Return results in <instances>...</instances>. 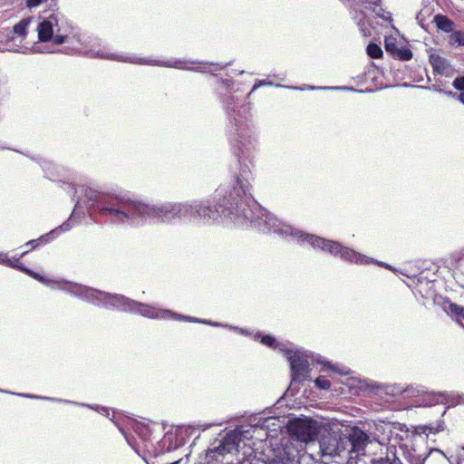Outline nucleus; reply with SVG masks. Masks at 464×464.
<instances>
[{
	"mask_svg": "<svg viewBox=\"0 0 464 464\" xmlns=\"http://www.w3.org/2000/svg\"><path fill=\"white\" fill-rule=\"evenodd\" d=\"M385 49L393 55L395 54L396 49H399V47L395 44L392 39H386Z\"/></svg>",
	"mask_w": 464,
	"mask_h": 464,
	"instance_id": "c85d7f7f",
	"label": "nucleus"
},
{
	"mask_svg": "<svg viewBox=\"0 0 464 464\" xmlns=\"http://www.w3.org/2000/svg\"><path fill=\"white\" fill-rule=\"evenodd\" d=\"M393 56L398 57L402 61H409L412 57V53L406 47H399V49H396L395 54H393Z\"/></svg>",
	"mask_w": 464,
	"mask_h": 464,
	"instance_id": "393cba45",
	"label": "nucleus"
},
{
	"mask_svg": "<svg viewBox=\"0 0 464 464\" xmlns=\"http://www.w3.org/2000/svg\"><path fill=\"white\" fill-rule=\"evenodd\" d=\"M72 192L77 194L80 188L86 198L87 201L96 207L101 215L108 217L114 223H124L126 221H135L136 219L147 220V214L140 211V207H149V204L124 198H110L90 188L72 185Z\"/></svg>",
	"mask_w": 464,
	"mask_h": 464,
	"instance_id": "39448f33",
	"label": "nucleus"
},
{
	"mask_svg": "<svg viewBox=\"0 0 464 464\" xmlns=\"http://www.w3.org/2000/svg\"><path fill=\"white\" fill-rule=\"evenodd\" d=\"M444 429H445V425H444L443 421H438L435 424L424 425V426L418 427L419 432L424 433V434L437 433V432L443 430Z\"/></svg>",
	"mask_w": 464,
	"mask_h": 464,
	"instance_id": "5701e85b",
	"label": "nucleus"
},
{
	"mask_svg": "<svg viewBox=\"0 0 464 464\" xmlns=\"http://www.w3.org/2000/svg\"><path fill=\"white\" fill-rule=\"evenodd\" d=\"M315 386L322 390H329L331 383L329 380L324 376H319L314 381Z\"/></svg>",
	"mask_w": 464,
	"mask_h": 464,
	"instance_id": "cd10ccee",
	"label": "nucleus"
},
{
	"mask_svg": "<svg viewBox=\"0 0 464 464\" xmlns=\"http://www.w3.org/2000/svg\"><path fill=\"white\" fill-rule=\"evenodd\" d=\"M79 206H80V201H77V203L75 204V208L73 210L72 216L75 214V212H76L77 208H79Z\"/></svg>",
	"mask_w": 464,
	"mask_h": 464,
	"instance_id": "79ce46f5",
	"label": "nucleus"
},
{
	"mask_svg": "<svg viewBox=\"0 0 464 464\" xmlns=\"http://www.w3.org/2000/svg\"><path fill=\"white\" fill-rule=\"evenodd\" d=\"M400 392H402V391H399ZM404 392H411L412 393L415 392L416 391L412 388V387H407L406 389L403 390Z\"/></svg>",
	"mask_w": 464,
	"mask_h": 464,
	"instance_id": "c9c22d12",
	"label": "nucleus"
},
{
	"mask_svg": "<svg viewBox=\"0 0 464 464\" xmlns=\"http://www.w3.org/2000/svg\"><path fill=\"white\" fill-rule=\"evenodd\" d=\"M230 139L240 166L238 174L232 180L233 188L237 187L238 188L236 179H243L241 175L243 169L247 167L251 169V166H253L252 155L257 150L258 143L250 124L246 121H244L237 118H235V126ZM250 171L252 172V170Z\"/></svg>",
	"mask_w": 464,
	"mask_h": 464,
	"instance_id": "423d86ee",
	"label": "nucleus"
},
{
	"mask_svg": "<svg viewBox=\"0 0 464 464\" xmlns=\"http://www.w3.org/2000/svg\"><path fill=\"white\" fill-rule=\"evenodd\" d=\"M300 90H304V88H299ZM305 89H308V90H315V89H335V90H341V89H344L343 87H314V86H306Z\"/></svg>",
	"mask_w": 464,
	"mask_h": 464,
	"instance_id": "473e14b6",
	"label": "nucleus"
},
{
	"mask_svg": "<svg viewBox=\"0 0 464 464\" xmlns=\"http://www.w3.org/2000/svg\"><path fill=\"white\" fill-rule=\"evenodd\" d=\"M371 442L370 437L360 429H353L349 433H344V444L346 453L363 455L366 446Z\"/></svg>",
	"mask_w": 464,
	"mask_h": 464,
	"instance_id": "ddd939ff",
	"label": "nucleus"
},
{
	"mask_svg": "<svg viewBox=\"0 0 464 464\" xmlns=\"http://www.w3.org/2000/svg\"><path fill=\"white\" fill-rule=\"evenodd\" d=\"M459 460H461V459H459ZM458 464H460V461H459Z\"/></svg>",
	"mask_w": 464,
	"mask_h": 464,
	"instance_id": "c03bdc74",
	"label": "nucleus"
},
{
	"mask_svg": "<svg viewBox=\"0 0 464 464\" xmlns=\"http://www.w3.org/2000/svg\"><path fill=\"white\" fill-rule=\"evenodd\" d=\"M430 63L434 70L439 74L446 77L453 75L454 70L448 60L439 54L432 53L430 56Z\"/></svg>",
	"mask_w": 464,
	"mask_h": 464,
	"instance_id": "dca6fc26",
	"label": "nucleus"
},
{
	"mask_svg": "<svg viewBox=\"0 0 464 464\" xmlns=\"http://www.w3.org/2000/svg\"><path fill=\"white\" fill-rule=\"evenodd\" d=\"M263 85H272L271 82L265 81V80H258L253 86L250 93L254 92L257 88Z\"/></svg>",
	"mask_w": 464,
	"mask_h": 464,
	"instance_id": "2f4dec72",
	"label": "nucleus"
},
{
	"mask_svg": "<svg viewBox=\"0 0 464 464\" xmlns=\"http://www.w3.org/2000/svg\"><path fill=\"white\" fill-rule=\"evenodd\" d=\"M36 31L40 43L51 42L54 44H62L70 42L71 36L61 33L58 16L53 14L47 17H39Z\"/></svg>",
	"mask_w": 464,
	"mask_h": 464,
	"instance_id": "1a4fd4ad",
	"label": "nucleus"
},
{
	"mask_svg": "<svg viewBox=\"0 0 464 464\" xmlns=\"http://www.w3.org/2000/svg\"><path fill=\"white\" fill-rule=\"evenodd\" d=\"M233 190V188L229 193ZM236 200L224 198L222 202L217 197L203 200H195L184 203H165L140 207L142 213L147 214V219H158L163 223H171L175 220H185L198 225H212L224 218H229L236 223V214L239 213ZM140 211V209H139Z\"/></svg>",
	"mask_w": 464,
	"mask_h": 464,
	"instance_id": "f03ea898",
	"label": "nucleus"
},
{
	"mask_svg": "<svg viewBox=\"0 0 464 464\" xmlns=\"http://www.w3.org/2000/svg\"><path fill=\"white\" fill-rule=\"evenodd\" d=\"M382 17H383L384 20H388V21H390L392 19V16H391L390 13H387L386 14H383Z\"/></svg>",
	"mask_w": 464,
	"mask_h": 464,
	"instance_id": "58836bf2",
	"label": "nucleus"
},
{
	"mask_svg": "<svg viewBox=\"0 0 464 464\" xmlns=\"http://www.w3.org/2000/svg\"><path fill=\"white\" fill-rule=\"evenodd\" d=\"M211 427V424H203V425H200V428L203 430H208V428Z\"/></svg>",
	"mask_w": 464,
	"mask_h": 464,
	"instance_id": "ea45409f",
	"label": "nucleus"
},
{
	"mask_svg": "<svg viewBox=\"0 0 464 464\" xmlns=\"http://www.w3.org/2000/svg\"><path fill=\"white\" fill-rule=\"evenodd\" d=\"M434 20L439 29L446 33H450L453 30L454 24L448 17L444 15H436Z\"/></svg>",
	"mask_w": 464,
	"mask_h": 464,
	"instance_id": "412c9836",
	"label": "nucleus"
},
{
	"mask_svg": "<svg viewBox=\"0 0 464 464\" xmlns=\"http://www.w3.org/2000/svg\"><path fill=\"white\" fill-rule=\"evenodd\" d=\"M140 426H137V429H135V431L138 432V429H140Z\"/></svg>",
	"mask_w": 464,
	"mask_h": 464,
	"instance_id": "37998d69",
	"label": "nucleus"
},
{
	"mask_svg": "<svg viewBox=\"0 0 464 464\" xmlns=\"http://www.w3.org/2000/svg\"><path fill=\"white\" fill-rule=\"evenodd\" d=\"M61 290L70 295L77 296L86 302L92 303L95 305L104 307H113L125 312L139 314L144 317L151 319H176L186 320L193 323H200L209 324L215 327H225L233 330L240 334H248L247 331L219 323H214L207 320H200L196 317L184 316L175 314L169 310L159 309L146 304L139 303L137 301L127 298L120 295H111L105 292L99 291L82 285L72 282H61Z\"/></svg>",
	"mask_w": 464,
	"mask_h": 464,
	"instance_id": "7ed1b4c3",
	"label": "nucleus"
},
{
	"mask_svg": "<svg viewBox=\"0 0 464 464\" xmlns=\"http://www.w3.org/2000/svg\"><path fill=\"white\" fill-rule=\"evenodd\" d=\"M28 250L24 251L19 257L15 258H10L8 256L7 253L0 252V264L6 266L8 267L16 268L20 271L24 272L25 274L31 276L34 279H37L38 281L42 282L43 284L52 287V288H57L61 290V282H64L63 280L54 281L46 279L44 276H41L40 275L29 270L28 268L24 267L22 264H19V259L23 257Z\"/></svg>",
	"mask_w": 464,
	"mask_h": 464,
	"instance_id": "f8f14e48",
	"label": "nucleus"
},
{
	"mask_svg": "<svg viewBox=\"0 0 464 464\" xmlns=\"http://www.w3.org/2000/svg\"><path fill=\"white\" fill-rule=\"evenodd\" d=\"M128 443L130 446H131L135 450H136V447L135 445L132 443V441L129 439V438H126Z\"/></svg>",
	"mask_w": 464,
	"mask_h": 464,
	"instance_id": "a19ab883",
	"label": "nucleus"
},
{
	"mask_svg": "<svg viewBox=\"0 0 464 464\" xmlns=\"http://www.w3.org/2000/svg\"><path fill=\"white\" fill-rule=\"evenodd\" d=\"M321 428L320 422L307 417L295 418L287 423V429L292 437L290 441H294L295 445L300 446V448H302L303 442L314 441Z\"/></svg>",
	"mask_w": 464,
	"mask_h": 464,
	"instance_id": "6e6552de",
	"label": "nucleus"
},
{
	"mask_svg": "<svg viewBox=\"0 0 464 464\" xmlns=\"http://www.w3.org/2000/svg\"><path fill=\"white\" fill-rule=\"evenodd\" d=\"M320 449L324 456H337L345 453L344 433L340 435L329 434L320 440Z\"/></svg>",
	"mask_w": 464,
	"mask_h": 464,
	"instance_id": "4468645a",
	"label": "nucleus"
},
{
	"mask_svg": "<svg viewBox=\"0 0 464 464\" xmlns=\"http://www.w3.org/2000/svg\"><path fill=\"white\" fill-rule=\"evenodd\" d=\"M33 51L35 52V53H50L51 51H44V50H41L37 45H34L33 46Z\"/></svg>",
	"mask_w": 464,
	"mask_h": 464,
	"instance_id": "f704fd0d",
	"label": "nucleus"
},
{
	"mask_svg": "<svg viewBox=\"0 0 464 464\" xmlns=\"http://www.w3.org/2000/svg\"><path fill=\"white\" fill-rule=\"evenodd\" d=\"M300 449L294 441L286 442L282 448L273 450V456L268 458L266 464H300Z\"/></svg>",
	"mask_w": 464,
	"mask_h": 464,
	"instance_id": "9b49d317",
	"label": "nucleus"
},
{
	"mask_svg": "<svg viewBox=\"0 0 464 464\" xmlns=\"http://www.w3.org/2000/svg\"><path fill=\"white\" fill-rule=\"evenodd\" d=\"M452 85L455 89L459 91H464V76L462 77H457L454 81Z\"/></svg>",
	"mask_w": 464,
	"mask_h": 464,
	"instance_id": "7c9ffc66",
	"label": "nucleus"
},
{
	"mask_svg": "<svg viewBox=\"0 0 464 464\" xmlns=\"http://www.w3.org/2000/svg\"><path fill=\"white\" fill-rule=\"evenodd\" d=\"M450 43L452 45H464V33L460 31L453 32L450 35Z\"/></svg>",
	"mask_w": 464,
	"mask_h": 464,
	"instance_id": "a878e982",
	"label": "nucleus"
},
{
	"mask_svg": "<svg viewBox=\"0 0 464 464\" xmlns=\"http://www.w3.org/2000/svg\"><path fill=\"white\" fill-rule=\"evenodd\" d=\"M458 458L464 460V448L458 453Z\"/></svg>",
	"mask_w": 464,
	"mask_h": 464,
	"instance_id": "e433bc0d",
	"label": "nucleus"
},
{
	"mask_svg": "<svg viewBox=\"0 0 464 464\" xmlns=\"http://www.w3.org/2000/svg\"><path fill=\"white\" fill-rule=\"evenodd\" d=\"M258 338H260V343H263L264 345H266L270 348H273V349H279L280 350V347H282V345H286L285 343H278L275 337H273L272 335H263L261 336L259 334H254V339L255 340H257Z\"/></svg>",
	"mask_w": 464,
	"mask_h": 464,
	"instance_id": "aec40b11",
	"label": "nucleus"
},
{
	"mask_svg": "<svg viewBox=\"0 0 464 464\" xmlns=\"http://www.w3.org/2000/svg\"><path fill=\"white\" fill-rule=\"evenodd\" d=\"M241 441V433L238 430H231L227 433L218 446L214 448V451L218 455L235 454L238 451Z\"/></svg>",
	"mask_w": 464,
	"mask_h": 464,
	"instance_id": "2eb2a0df",
	"label": "nucleus"
},
{
	"mask_svg": "<svg viewBox=\"0 0 464 464\" xmlns=\"http://www.w3.org/2000/svg\"><path fill=\"white\" fill-rule=\"evenodd\" d=\"M280 351L287 358L290 364L292 375L290 387L306 380L310 374L309 355L307 352L293 344L282 345Z\"/></svg>",
	"mask_w": 464,
	"mask_h": 464,
	"instance_id": "0eeeda50",
	"label": "nucleus"
},
{
	"mask_svg": "<svg viewBox=\"0 0 464 464\" xmlns=\"http://www.w3.org/2000/svg\"><path fill=\"white\" fill-rule=\"evenodd\" d=\"M42 168L46 172V175L49 179H53V174L51 170L54 168L53 164L51 161L44 160L42 163Z\"/></svg>",
	"mask_w": 464,
	"mask_h": 464,
	"instance_id": "c756f323",
	"label": "nucleus"
},
{
	"mask_svg": "<svg viewBox=\"0 0 464 464\" xmlns=\"http://www.w3.org/2000/svg\"><path fill=\"white\" fill-rule=\"evenodd\" d=\"M443 310L464 327V308L460 305L445 301L442 304Z\"/></svg>",
	"mask_w": 464,
	"mask_h": 464,
	"instance_id": "6ab92c4d",
	"label": "nucleus"
},
{
	"mask_svg": "<svg viewBox=\"0 0 464 464\" xmlns=\"http://www.w3.org/2000/svg\"><path fill=\"white\" fill-rule=\"evenodd\" d=\"M71 228V225L69 221L63 223L59 227L52 230L49 234L41 237L37 240H31L26 243V246H30L31 248H35L40 243H47L50 241L51 238H53L54 237L58 236L61 232L68 231Z\"/></svg>",
	"mask_w": 464,
	"mask_h": 464,
	"instance_id": "a211bd4d",
	"label": "nucleus"
},
{
	"mask_svg": "<svg viewBox=\"0 0 464 464\" xmlns=\"http://www.w3.org/2000/svg\"><path fill=\"white\" fill-rule=\"evenodd\" d=\"M449 94L453 97H458L459 100L464 104V92L459 94L453 93V92H450Z\"/></svg>",
	"mask_w": 464,
	"mask_h": 464,
	"instance_id": "72a5a7b5",
	"label": "nucleus"
},
{
	"mask_svg": "<svg viewBox=\"0 0 464 464\" xmlns=\"http://www.w3.org/2000/svg\"><path fill=\"white\" fill-rule=\"evenodd\" d=\"M32 20L33 18L31 17L23 19L20 23L14 26V33L18 36H24L26 34L27 27L32 22Z\"/></svg>",
	"mask_w": 464,
	"mask_h": 464,
	"instance_id": "b1692460",
	"label": "nucleus"
},
{
	"mask_svg": "<svg viewBox=\"0 0 464 464\" xmlns=\"http://www.w3.org/2000/svg\"><path fill=\"white\" fill-rule=\"evenodd\" d=\"M367 53L372 58L377 59L382 55V48L376 44H370L367 46Z\"/></svg>",
	"mask_w": 464,
	"mask_h": 464,
	"instance_id": "bb28decb",
	"label": "nucleus"
},
{
	"mask_svg": "<svg viewBox=\"0 0 464 464\" xmlns=\"http://www.w3.org/2000/svg\"><path fill=\"white\" fill-rule=\"evenodd\" d=\"M241 175L242 179L240 178L236 179L238 188L234 187L230 192L231 199L236 200V197L240 199V202H236L237 208H239V213L236 214L237 224L245 225L250 223L263 233H275L283 237H290L301 244L307 243L314 249H320L334 256H340L343 261L351 264H376L393 270L391 266L366 256L350 247L343 246L339 242L306 234L288 224L283 223L276 217L263 208L251 196V181L254 179V177L250 169L247 167L243 169Z\"/></svg>",
	"mask_w": 464,
	"mask_h": 464,
	"instance_id": "f257e3e1",
	"label": "nucleus"
},
{
	"mask_svg": "<svg viewBox=\"0 0 464 464\" xmlns=\"http://www.w3.org/2000/svg\"><path fill=\"white\" fill-rule=\"evenodd\" d=\"M69 44L74 53L91 58H101L123 63H130L140 65H153L175 68L179 70H201L202 66H195L198 63L188 60L170 59L168 61L154 60L146 57H140L134 54L123 55L112 53L107 50L103 41L93 35L73 34L70 37Z\"/></svg>",
	"mask_w": 464,
	"mask_h": 464,
	"instance_id": "20e7f679",
	"label": "nucleus"
},
{
	"mask_svg": "<svg viewBox=\"0 0 464 464\" xmlns=\"http://www.w3.org/2000/svg\"><path fill=\"white\" fill-rule=\"evenodd\" d=\"M17 395L26 397V398L41 399V400H46V401L65 402V403H70V404H76V402H73L72 401L59 400V399H54V398H50V397H42V396H36V395H32V394H24V393H18ZM77 405L91 408L105 416H108L110 414V411L107 408L100 407L98 405H90V404H85V403H77Z\"/></svg>",
	"mask_w": 464,
	"mask_h": 464,
	"instance_id": "f3484780",
	"label": "nucleus"
},
{
	"mask_svg": "<svg viewBox=\"0 0 464 464\" xmlns=\"http://www.w3.org/2000/svg\"><path fill=\"white\" fill-rule=\"evenodd\" d=\"M372 464H401V462L393 450L389 449L384 458L373 460Z\"/></svg>",
	"mask_w": 464,
	"mask_h": 464,
	"instance_id": "4be33fe9",
	"label": "nucleus"
},
{
	"mask_svg": "<svg viewBox=\"0 0 464 464\" xmlns=\"http://www.w3.org/2000/svg\"><path fill=\"white\" fill-rule=\"evenodd\" d=\"M365 2L371 4V5H377L380 2V0H365Z\"/></svg>",
	"mask_w": 464,
	"mask_h": 464,
	"instance_id": "4c0bfd02",
	"label": "nucleus"
},
{
	"mask_svg": "<svg viewBox=\"0 0 464 464\" xmlns=\"http://www.w3.org/2000/svg\"><path fill=\"white\" fill-rule=\"evenodd\" d=\"M417 397L414 401L416 406L428 407L437 403H444L451 407L464 404V394H456L454 392H424Z\"/></svg>",
	"mask_w": 464,
	"mask_h": 464,
	"instance_id": "9d476101",
	"label": "nucleus"
}]
</instances>
